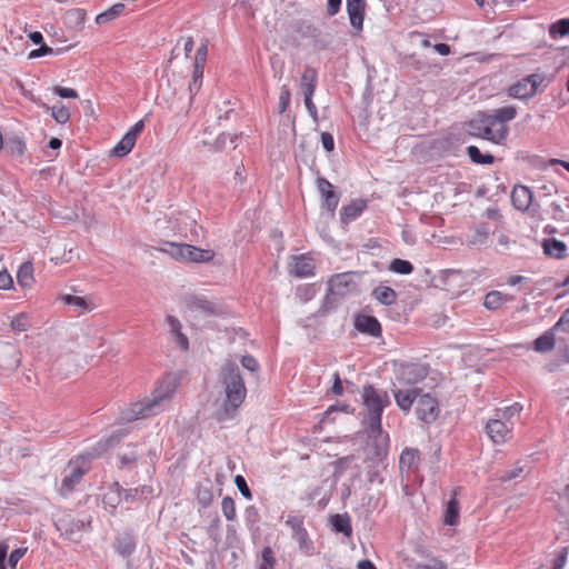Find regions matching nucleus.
I'll return each instance as SVG.
<instances>
[{
	"instance_id": "49530a36",
	"label": "nucleus",
	"mask_w": 569,
	"mask_h": 569,
	"mask_svg": "<svg viewBox=\"0 0 569 569\" xmlns=\"http://www.w3.org/2000/svg\"><path fill=\"white\" fill-rule=\"evenodd\" d=\"M490 230L487 224H481L475 230V234L470 239L471 244H482L486 242Z\"/></svg>"
},
{
	"instance_id": "052dcab7",
	"label": "nucleus",
	"mask_w": 569,
	"mask_h": 569,
	"mask_svg": "<svg viewBox=\"0 0 569 569\" xmlns=\"http://www.w3.org/2000/svg\"><path fill=\"white\" fill-rule=\"evenodd\" d=\"M26 553V549H22V548H18V549H14L10 556H9V566L12 568V569H16L18 562L20 561V559L24 556Z\"/></svg>"
},
{
	"instance_id": "e433bc0d",
	"label": "nucleus",
	"mask_w": 569,
	"mask_h": 569,
	"mask_svg": "<svg viewBox=\"0 0 569 569\" xmlns=\"http://www.w3.org/2000/svg\"><path fill=\"white\" fill-rule=\"evenodd\" d=\"M467 153L470 160L477 164H492L495 162V157L490 153H481L478 147L469 146L467 148Z\"/></svg>"
},
{
	"instance_id": "393cba45",
	"label": "nucleus",
	"mask_w": 569,
	"mask_h": 569,
	"mask_svg": "<svg viewBox=\"0 0 569 569\" xmlns=\"http://www.w3.org/2000/svg\"><path fill=\"white\" fill-rule=\"evenodd\" d=\"M351 276L350 273H338L330 278L329 280V291L332 295L342 296L349 290V286L351 284Z\"/></svg>"
},
{
	"instance_id": "ea45409f",
	"label": "nucleus",
	"mask_w": 569,
	"mask_h": 569,
	"mask_svg": "<svg viewBox=\"0 0 569 569\" xmlns=\"http://www.w3.org/2000/svg\"><path fill=\"white\" fill-rule=\"evenodd\" d=\"M10 327L16 332H24L31 327L30 317L26 312L14 316L11 320Z\"/></svg>"
},
{
	"instance_id": "774afa93",
	"label": "nucleus",
	"mask_w": 569,
	"mask_h": 569,
	"mask_svg": "<svg viewBox=\"0 0 569 569\" xmlns=\"http://www.w3.org/2000/svg\"><path fill=\"white\" fill-rule=\"evenodd\" d=\"M29 39L34 43V44H42L44 43L43 42V36L41 32L39 31H33V32H30L28 34Z\"/></svg>"
},
{
	"instance_id": "a878e982",
	"label": "nucleus",
	"mask_w": 569,
	"mask_h": 569,
	"mask_svg": "<svg viewBox=\"0 0 569 569\" xmlns=\"http://www.w3.org/2000/svg\"><path fill=\"white\" fill-rule=\"evenodd\" d=\"M116 551L122 557L131 556L136 550V541L130 533H122L116 538Z\"/></svg>"
},
{
	"instance_id": "f8f14e48",
	"label": "nucleus",
	"mask_w": 569,
	"mask_h": 569,
	"mask_svg": "<svg viewBox=\"0 0 569 569\" xmlns=\"http://www.w3.org/2000/svg\"><path fill=\"white\" fill-rule=\"evenodd\" d=\"M347 12L352 29L356 33L361 32L366 13L365 0H347Z\"/></svg>"
},
{
	"instance_id": "f257e3e1",
	"label": "nucleus",
	"mask_w": 569,
	"mask_h": 569,
	"mask_svg": "<svg viewBox=\"0 0 569 569\" xmlns=\"http://www.w3.org/2000/svg\"><path fill=\"white\" fill-rule=\"evenodd\" d=\"M517 117V108L506 106L489 112L479 113L477 119L469 123L471 136L488 140L495 144H505L508 134V123Z\"/></svg>"
},
{
	"instance_id": "09e8293b",
	"label": "nucleus",
	"mask_w": 569,
	"mask_h": 569,
	"mask_svg": "<svg viewBox=\"0 0 569 569\" xmlns=\"http://www.w3.org/2000/svg\"><path fill=\"white\" fill-rule=\"evenodd\" d=\"M276 557L270 547H264L261 551V562L262 565L269 566L270 569H274L276 566Z\"/></svg>"
},
{
	"instance_id": "2eb2a0df",
	"label": "nucleus",
	"mask_w": 569,
	"mask_h": 569,
	"mask_svg": "<svg viewBox=\"0 0 569 569\" xmlns=\"http://www.w3.org/2000/svg\"><path fill=\"white\" fill-rule=\"evenodd\" d=\"M532 192L531 190L522 184L515 186L511 191V202L512 206L520 211H526L529 209L532 202Z\"/></svg>"
},
{
	"instance_id": "6ab92c4d",
	"label": "nucleus",
	"mask_w": 569,
	"mask_h": 569,
	"mask_svg": "<svg viewBox=\"0 0 569 569\" xmlns=\"http://www.w3.org/2000/svg\"><path fill=\"white\" fill-rule=\"evenodd\" d=\"M317 186L327 209L333 212L339 203V197L333 191V186L325 178H318Z\"/></svg>"
},
{
	"instance_id": "bb28decb",
	"label": "nucleus",
	"mask_w": 569,
	"mask_h": 569,
	"mask_svg": "<svg viewBox=\"0 0 569 569\" xmlns=\"http://www.w3.org/2000/svg\"><path fill=\"white\" fill-rule=\"evenodd\" d=\"M18 284L22 289H30L34 283L33 266L30 261L23 262L17 272Z\"/></svg>"
},
{
	"instance_id": "4c0bfd02",
	"label": "nucleus",
	"mask_w": 569,
	"mask_h": 569,
	"mask_svg": "<svg viewBox=\"0 0 569 569\" xmlns=\"http://www.w3.org/2000/svg\"><path fill=\"white\" fill-rule=\"evenodd\" d=\"M522 407L520 403L516 402L511 406L499 408L496 410V417L506 422H513L512 419L519 416Z\"/></svg>"
},
{
	"instance_id": "0eeeda50",
	"label": "nucleus",
	"mask_w": 569,
	"mask_h": 569,
	"mask_svg": "<svg viewBox=\"0 0 569 569\" xmlns=\"http://www.w3.org/2000/svg\"><path fill=\"white\" fill-rule=\"evenodd\" d=\"M284 523L291 529L292 538L298 542L299 548L310 553L313 549V543L303 526V517L290 513L287 516Z\"/></svg>"
},
{
	"instance_id": "69168bd1",
	"label": "nucleus",
	"mask_w": 569,
	"mask_h": 569,
	"mask_svg": "<svg viewBox=\"0 0 569 569\" xmlns=\"http://www.w3.org/2000/svg\"><path fill=\"white\" fill-rule=\"evenodd\" d=\"M333 377H335V381H333V386L331 388V391H332L333 395L340 396V395L343 393V387H342V382H341L340 376H339V373H335Z\"/></svg>"
},
{
	"instance_id": "7c9ffc66",
	"label": "nucleus",
	"mask_w": 569,
	"mask_h": 569,
	"mask_svg": "<svg viewBox=\"0 0 569 569\" xmlns=\"http://www.w3.org/2000/svg\"><path fill=\"white\" fill-rule=\"evenodd\" d=\"M555 331L556 330H552V328H551L550 330L546 331L543 335L538 337L533 341V349L537 352H542V353L551 351L555 347Z\"/></svg>"
},
{
	"instance_id": "412c9836",
	"label": "nucleus",
	"mask_w": 569,
	"mask_h": 569,
	"mask_svg": "<svg viewBox=\"0 0 569 569\" xmlns=\"http://www.w3.org/2000/svg\"><path fill=\"white\" fill-rule=\"evenodd\" d=\"M397 406L406 412H409L413 401L421 396V389L412 388L409 390H397L393 393Z\"/></svg>"
},
{
	"instance_id": "6e6552de",
	"label": "nucleus",
	"mask_w": 569,
	"mask_h": 569,
	"mask_svg": "<svg viewBox=\"0 0 569 569\" xmlns=\"http://www.w3.org/2000/svg\"><path fill=\"white\" fill-rule=\"evenodd\" d=\"M427 376V369L420 363H401L397 369V380L400 385L412 386L422 381Z\"/></svg>"
},
{
	"instance_id": "20e7f679",
	"label": "nucleus",
	"mask_w": 569,
	"mask_h": 569,
	"mask_svg": "<svg viewBox=\"0 0 569 569\" xmlns=\"http://www.w3.org/2000/svg\"><path fill=\"white\" fill-rule=\"evenodd\" d=\"M89 470L90 461L86 456H77L70 459L67 466V473L59 488V493L61 496L70 495Z\"/></svg>"
},
{
	"instance_id": "c9c22d12",
	"label": "nucleus",
	"mask_w": 569,
	"mask_h": 569,
	"mask_svg": "<svg viewBox=\"0 0 569 569\" xmlns=\"http://www.w3.org/2000/svg\"><path fill=\"white\" fill-rule=\"evenodd\" d=\"M184 244L186 243H177L171 241H164L162 248L159 251L169 254L171 258L182 261L184 260Z\"/></svg>"
},
{
	"instance_id": "e2e57ef3",
	"label": "nucleus",
	"mask_w": 569,
	"mask_h": 569,
	"mask_svg": "<svg viewBox=\"0 0 569 569\" xmlns=\"http://www.w3.org/2000/svg\"><path fill=\"white\" fill-rule=\"evenodd\" d=\"M12 284H13V280H12L11 274L7 270L1 271L0 272V290H8L12 287Z\"/></svg>"
},
{
	"instance_id": "39448f33",
	"label": "nucleus",
	"mask_w": 569,
	"mask_h": 569,
	"mask_svg": "<svg viewBox=\"0 0 569 569\" xmlns=\"http://www.w3.org/2000/svg\"><path fill=\"white\" fill-rule=\"evenodd\" d=\"M545 76L542 73H532L520 79L508 89V96L515 99H530L537 92L538 88L543 83Z\"/></svg>"
},
{
	"instance_id": "f03ea898",
	"label": "nucleus",
	"mask_w": 569,
	"mask_h": 569,
	"mask_svg": "<svg viewBox=\"0 0 569 569\" xmlns=\"http://www.w3.org/2000/svg\"><path fill=\"white\" fill-rule=\"evenodd\" d=\"M224 386L226 400L223 402L224 412L229 416L234 412L243 402L247 389L239 368L233 362H227L220 372Z\"/></svg>"
},
{
	"instance_id": "a18cd8bd",
	"label": "nucleus",
	"mask_w": 569,
	"mask_h": 569,
	"mask_svg": "<svg viewBox=\"0 0 569 569\" xmlns=\"http://www.w3.org/2000/svg\"><path fill=\"white\" fill-rule=\"evenodd\" d=\"M206 64L193 63V72H192V84L190 86V91H198L201 87L203 71Z\"/></svg>"
},
{
	"instance_id": "1a4fd4ad",
	"label": "nucleus",
	"mask_w": 569,
	"mask_h": 569,
	"mask_svg": "<svg viewBox=\"0 0 569 569\" xmlns=\"http://www.w3.org/2000/svg\"><path fill=\"white\" fill-rule=\"evenodd\" d=\"M180 383V379L176 373H166L161 380L157 383L151 398L157 400L164 407V402L169 401L174 392L177 391Z\"/></svg>"
},
{
	"instance_id": "f3484780",
	"label": "nucleus",
	"mask_w": 569,
	"mask_h": 569,
	"mask_svg": "<svg viewBox=\"0 0 569 569\" xmlns=\"http://www.w3.org/2000/svg\"><path fill=\"white\" fill-rule=\"evenodd\" d=\"M315 271V261L308 254L296 256L292 259L291 273L297 277H310Z\"/></svg>"
},
{
	"instance_id": "aec40b11",
	"label": "nucleus",
	"mask_w": 569,
	"mask_h": 569,
	"mask_svg": "<svg viewBox=\"0 0 569 569\" xmlns=\"http://www.w3.org/2000/svg\"><path fill=\"white\" fill-rule=\"evenodd\" d=\"M318 84V71L316 68L306 66L299 81L302 94H315Z\"/></svg>"
},
{
	"instance_id": "a211bd4d",
	"label": "nucleus",
	"mask_w": 569,
	"mask_h": 569,
	"mask_svg": "<svg viewBox=\"0 0 569 569\" xmlns=\"http://www.w3.org/2000/svg\"><path fill=\"white\" fill-rule=\"evenodd\" d=\"M166 322L169 327L170 335L174 338L176 343L182 351L189 350V339L188 337L182 332V325L180 320L174 316H167Z\"/></svg>"
},
{
	"instance_id": "f704fd0d",
	"label": "nucleus",
	"mask_w": 569,
	"mask_h": 569,
	"mask_svg": "<svg viewBox=\"0 0 569 569\" xmlns=\"http://www.w3.org/2000/svg\"><path fill=\"white\" fill-rule=\"evenodd\" d=\"M372 295L375 299H377L380 303L390 306L392 305L397 299L396 291L387 286H379L373 291Z\"/></svg>"
},
{
	"instance_id": "5701e85b",
	"label": "nucleus",
	"mask_w": 569,
	"mask_h": 569,
	"mask_svg": "<svg viewBox=\"0 0 569 569\" xmlns=\"http://www.w3.org/2000/svg\"><path fill=\"white\" fill-rule=\"evenodd\" d=\"M459 489L460 488H456L453 490L452 498L448 501L447 507L442 515L443 522L448 526H457L459 523L460 506H459V501L457 499Z\"/></svg>"
},
{
	"instance_id": "8fccbe9b",
	"label": "nucleus",
	"mask_w": 569,
	"mask_h": 569,
	"mask_svg": "<svg viewBox=\"0 0 569 569\" xmlns=\"http://www.w3.org/2000/svg\"><path fill=\"white\" fill-rule=\"evenodd\" d=\"M234 483L246 499L250 500L252 498L251 490L249 489L246 479L242 476H236Z\"/></svg>"
},
{
	"instance_id": "79ce46f5",
	"label": "nucleus",
	"mask_w": 569,
	"mask_h": 569,
	"mask_svg": "<svg viewBox=\"0 0 569 569\" xmlns=\"http://www.w3.org/2000/svg\"><path fill=\"white\" fill-rule=\"evenodd\" d=\"M291 101V91L287 84L280 87L278 96V113L282 114L287 111Z\"/></svg>"
},
{
	"instance_id": "58836bf2",
	"label": "nucleus",
	"mask_w": 569,
	"mask_h": 569,
	"mask_svg": "<svg viewBox=\"0 0 569 569\" xmlns=\"http://www.w3.org/2000/svg\"><path fill=\"white\" fill-rule=\"evenodd\" d=\"M569 34V18L557 20L549 27V36L552 39L562 38Z\"/></svg>"
},
{
	"instance_id": "c85d7f7f",
	"label": "nucleus",
	"mask_w": 569,
	"mask_h": 569,
	"mask_svg": "<svg viewBox=\"0 0 569 569\" xmlns=\"http://www.w3.org/2000/svg\"><path fill=\"white\" fill-rule=\"evenodd\" d=\"M124 8H126L124 3H121V2L116 3V4L111 6L109 9H107L106 11L99 13L96 17L94 21L97 24H100V26L106 24L110 21H113L123 13Z\"/></svg>"
},
{
	"instance_id": "37998d69",
	"label": "nucleus",
	"mask_w": 569,
	"mask_h": 569,
	"mask_svg": "<svg viewBox=\"0 0 569 569\" xmlns=\"http://www.w3.org/2000/svg\"><path fill=\"white\" fill-rule=\"evenodd\" d=\"M221 511L227 520H234L237 517L236 502L231 497H224L221 501Z\"/></svg>"
},
{
	"instance_id": "864d4df0",
	"label": "nucleus",
	"mask_w": 569,
	"mask_h": 569,
	"mask_svg": "<svg viewBox=\"0 0 569 569\" xmlns=\"http://www.w3.org/2000/svg\"><path fill=\"white\" fill-rule=\"evenodd\" d=\"M53 92L58 94L60 98L66 99H77L79 97L78 92L72 88H64V87H54Z\"/></svg>"
},
{
	"instance_id": "c03bdc74",
	"label": "nucleus",
	"mask_w": 569,
	"mask_h": 569,
	"mask_svg": "<svg viewBox=\"0 0 569 569\" xmlns=\"http://www.w3.org/2000/svg\"><path fill=\"white\" fill-rule=\"evenodd\" d=\"M390 270L400 274H409L412 272L413 267L409 261L397 258L391 261Z\"/></svg>"
},
{
	"instance_id": "72a5a7b5",
	"label": "nucleus",
	"mask_w": 569,
	"mask_h": 569,
	"mask_svg": "<svg viewBox=\"0 0 569 569\" xmlns=\"http://www.w3.org/2000/svg\"><path fill=\"white\" fill-rule=\"evenodd\" d=\"M43 108L47 112H50L51 117L60 124H64L70 120L69 109L61 102L52 107L43 104Z\"/></svg>"
},
{
	"instance_id": "c756f323",
	"label": "nucleus",
	"mask_w": 569,
	"mask_h": 569,
	"mask_svg": "<svg viewBox=\"0 0 569 569\" xmlns=\"http://www.w3.org/2000/svg\"><path fill=\"white\" fill-rule=\"evenodd\" d=\"M511 299H512V297H508L507 295H505L500 291L493 290V291L488 292L485 296L483 306L488 310H497L502 305H505L508 300H511Z\"/></svg>"
},
{
	"instance_id": "3c124183",
	"label": "nucleus",
	"mask_w": 569,
	"mask_h": 569,
	"mask_svg": "<svg viewBox=\"0 0 569 569\" xmlns=\"http://www.w3.org/2000/svg\"><path fill=\"white\" fill-rule=\"evenodd\" d=\"M568 548H561L553 560L552 569H563L567 563Z\"/></svg>"
},
{
	"instance_id": "de8ad7c7",
	"label": "nucleus",
	"mask_w": 569,
	"mask_h": 569,
	"mask_svg": "<svg viewBox=\"0 0 569 569\" xmlns=\"http://www.w3.org/2000/svg\"><path fill=\"white\" fill-rule=\"evenodd\" d=\"M365 208H366L365 202L351 203V204L343 207L342 213H343V216H346L347 219H355L362 212V210Z\"/></svg>"
},
{
	"instance_id": "dca6fc26",
	"label": "nucleus",
	"mask_w": 569,
	"mask_h": 569,
	"mask_svg": "<svg viewBox=\"0 0 569 569\" xmlns=\"http://www.w3.org/2000/svg\"><path fill=\"white\" fill-rule=\"evenodd\" d=\"M183 262L202 263L213 260L216 253L211 249H201L192 244H184Z\"/></svg>"
},
{
	"instance_id": "6e6d98bb",
	"label": "nucleus",
	"mask_w": 569,
	"mask_h": 569,
	"mask_svg": "<svg viewBox=\"0 0 569 569\" xmlns=\"http://www.w3.org/2000/svg\"><path fill=\"white\" fill-rule=\"evenodd\" d=\"M52 53H53V49L51 47L47 46L46 43H42V44H40V48L30 51L28 54V58L36 59V58L47 56V54H52Z\"/></svg>"
},
{
	"instance_id": "4be33fe9",
	"label": "nucleus",
	"mask_w": 569,
	"mask_h": 569,
	"mask_svg": "<svg viewBox=\"0 0 569 569\" xmlns=\"http://www.w3.org/2000/svg\"><path fill=\"white\" fill-rule=\"evenodd\" d=\"M420 461V452L413 448H406L399 459V468L401 471L415 472Z\"/></svg>"
},
{
	"instance_id": "13d9d810",
	"label": "nucleus",
	"mask_w": 569,
	"mask_h": 569,
	"mask_svg": "<svg viewBox=\"0 0 569 569\" xmlns=\"http://www.w3.org/2000/svg\"><path fill=\"white\" fill-rule=\"evenodd\" d=\"M241 365L243 368L254 372L259 370L258 361L250 355L243 356L241 359Z\"/></svg>"
},
{
	"instance_id": "2f4dec72",
	"label": "nucleus",
	"mask_w": 569,
	"mask_h": 569,
	"mask_svg": "<svg viewBox=\"0 0 569 569\" xmlns=\"http://www.w3.org/2000/svg\"><path fill=\"white\" fill-rule=\"evenodd\" d=\"M136 139L133 134L126 133L121 140L113 147L111 150V154L116 157H124L127 156L134 147Z\"/></svg>"
},
{
	"instance_id": "603ef678",
	"label": "nucleus",
	"mask_w": 569,
	"mask_h": 569,
	"mask_svg": "<svg viewBox=\"0 0 569 569\" xmlns=\"http://www.w3.org/2000/svg\"><path fill=\"white\" fill-rule=\"evenodd\" d=\"M313 96L315 94H303V101H305V106H306V109H307L309 116L313 120H317L318 119V109L312 100Z\"/></svg>"
},
{
	"instance_id": "473e14b6",
	"label": "nucleus",
	"mask_w": 569,
	"mask_h": 569,
	"mask_svg": "<svg viewBox=\"0 0 569 569\" xmlns=\"http://www.w3.org/2000/svg\"><path fill=\"white\" fill-rule=\"evenodd\" d=\"M6 153H8L9 156H22L26 151V143L24 141L18 137V136H12V137H8L6 139V146H4V149Z\"/></svg>"
},
{
	"instance_id": "0e129e2a",
	"label": "nucleus",
	"mask_w": 569,
	"mask_h": 569,
	"mask_svg": "<svg viewBox=\"0 0 569 569\" xmlns=\"http://www.w3.org/2000/svg\"><path fill=\"white\" fill-rule=\"evenodd\" d=\"M342 0H328L327 1V13L329 17L336 16L341 8Z\"/></svg>"
},
{
	"instance_id": "5fc2aeb1",
	"label": "nucleus",
	"mask_w": 569,
	"mask_h": 569,
	"mask_svg": "<svg viewBox=\"0 0 569 569\" xmlns=\"http://www.w3.org/2000/svg\"><path fill=\"white\" fill-rule=\"evenodd\" d=\"M137 460H138V455L134 451V449H130L129 451H126V452L121 453V456H120V462H121V466H123V467L131 466V465L136 463Z\"/></svg>"
},
{
	"instance_id": "bf43d9fd",
	"label": "nucleus",
	"mask_w": 569,
	"mask_h": 569,
	"mask_svg": "<svg viewBox=\"0 0 569 569\" xmlns=\"http://www.w3.org/2000/svg\"><path fill=\"white\" fill-rule=\"evenodd\" d=\"M207 56H208V44L204 42L198 48L196 56H194L193 63L206 64Z\"/></svg>"
},
{
	"instance_id": "cd10ccee",
	"label": "nucleus",
	"mask_w": 569,
	"mask_h": 569,
	"mask_svg": "<svg viewBox=\"0 0 569 569\" xmlns=\"http://www.w3.org/2000/svg\"><path fill=\"white\" fill-rule=\"evenodd\" d=\"M542 247H543V252L547 256H549L551 258H557V259L563 258L566 254V251H567V246L565 244V242L557 240V239L545 240Z\"/></svg>"
},
{
	"instance_id": "680f3d73",
	"label": "nucleus",
	"mask_w": 569,
	"mask_h": 569,
	"mask_svg": "<svg viewBox=\"0 0 569 569\" xmlns=\"http://www.w3.org/2000/svg\"><path fill=\"white\" fill-rule=\"evenodd\" d=\"M321 143L326 151L331 152L335 149V140L331 133L322 132L321 133Z\"/></svg>"
},
{
	"instance_id": "9b49d317",
	"label": "nucleus",
	"mask_w": 569,
	"mask_h": 569,
	"mask_svg": "<svg viewBox=\"0 0 569 569\" xmlns=\"http://www.w3.org/2000/svg\"><path fill=\"white\" fill-rule=\"evenodd\" d=\"M513 426V422H506L496 417L487 422L486 431L493 443L502 445L511 439Z\"/></svg>"
},
{
	"instance_id": "423d86ee",
	"label": "nucleus",
	"mask_w": 569,
	"mask_h": 569,
	"mask_svg": "<svg viewBox=\"0 0 569 569\" xmlns=\"http://www.w3.org/2000/svg\"><path fill=\"white\" fill-rule=\"evenodd\" d=\"M163 411V406L153 398L131 403L123 412V419L127 421L147 419Z\"/></svg>"
},
{
	"instance_id": "7ed1b4c3",
	"label": "nucleus",
	"mask_w": 569,
	"mask_h": 569,
	"mask_svg": "<svg viewBox=\"0 0 569 569\" xmlns=\"http://www.w3.org/2000/svg\"><path fill=\"white\" fill-rule=\"evenodd\" d=\"M362 401L370 437H382L381 416L385 408L390 405L387 391L366 386L362 390Z\"/></svg>"
},
{
	"instance_id": "a19ab883",
	"label": "nucleus",
	"mask_w": 569,
	"mask_h": 569,
	"mask_svg": "<svg viewBox=\"0 0 569 569\" xmlns=\"http://www.w3.org/2000/svg\"><path fill=\"white\" fill-rule=\"evenodd\" d=\"M332 526L336 531L342 532L346 536H350L352 532V528L348 516L336 515L332 518Z\"/></svg>"
},
{
	"instance_id": "4468645a",
	"label": "nucleus",
	"mask_w": 569,
	"mask_h": 569,
	"mask_svg": "<svg viewBox=\"0 0 569 569\" xmlns=\"http://www.w3.org/2000/svg\"><path fill=\"white\" fill-rule=\"evenodd\" d=\"M186 306L191 311L201 312L203 315H219L221 308L213 301L202 296H190L186 299Z\"/></svg>"
},
{
	"instance_id": "b1692460",
	"label": "nucleus",
	"mask_w": 569,
	"mask_h": 569,
	"mask_svg": "<svg viewBox=\"0 0 569 569\" xmlns=\"http://www.w3.org/2000/svg\"><path fill=\"white\" fill-rule=\"evenodd\" d=\"M60 300L68 306L76 307L79 313H86L93 310L97 306L93 303L91 299L73 296V295H63L60 297Z\"/></svg>"
},
{
	"instance_id": "ddd939ff",
	"label": "nucleus",
	"mask_w": 569,
	"mask_h": 569,
	"mask_svg": "<svg viewBox=\"0 0 569 569\" xmlns=\"http://www.w3.org/2000/svg\"><path fill=\"white\" fill-rule=\"evenodd\" d=\"M355 327L361 333L379 338L382 335V328L378 319L373 316L360 313L355 318Z\"/></svg>"
},
{
	"instance_id": "338daca9",
	"label": "nucleus",
	"mask_w": 569,
	"mask_h": 569,
	"mask_svg": "<svg viewBox=\"0 0 569 569\" xmlns=\"http://www.w3.org/2000/svg\"><path fill=\"white\" fill-rule=\"evenodd\" d=\"M144 129V121L139 120L134 123V126L127 132L128 134H133V138L137 140L138 136L143 131Z\"/></svg>"
},
{
	"instance_id": "4d7b16f0",
	"label": "nucleus",
	"mask_w": 569,
	"mask_h": 569,
	"mask_svg": "<svg viewBox=\"0 0 569 569\" xmlns=\"http://www.w3.org/2000/svg\"><path fill=\"white\" fill-rule=\"evenodd\" d=\"M563 330L569 331V308L561 315L559 320L552 327V330Z\"/></svg>"
},
{
	"instance_id": "9d476101",
	"label": "nucleus",
	"mask_w": 569,
	"mask_h": 569,
	"mask_svg": "<svg viewBox=\"0 0 569 569\" xmlns=\"http://www.w3.org/2000/svg\"><path fill=\"white\" fill-rule=\"evenodd\" d=\"M440 412L439 402L430 393H423L419 397L416 406V415L419 420L426 423L436 421Z\"/></svg>"
}]
</instances>
